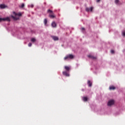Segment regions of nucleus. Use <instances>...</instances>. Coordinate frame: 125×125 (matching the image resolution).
Returning a JSON list of instances; mask_svg holds the SVG:
<instances>
[{"mask_svg": "<svg viewBox=\"0 0 125 125\" xmlns=\"http://www.w3.org/2000/svg\"><path fill=\"white\" fill-rule=\"evenodd\" d=\"M51 38L54 41H58L59 40V38L57 36H52Z\"/></svg>", "mask_w": 125, "mask_h": 125, "instance_id": "6e6552de", "label": "nucleus"}, {"mask_svg": "<svg viewBox=\"0 0 125 125\" xmlns=\"http://www.w3.org/2000/svg\"><path fill=\"white\" fill-rule=\"evenodd\" d=\"M88 57L89 58H91V59H96V57H94V56H92V55H88Z\"/></svg>", "mask_w": 125, "mask_h": 125, "instance_id": "4468645a", "label": "nucleus"}, {"mask_svg": "<svg viewBox=\"0 0 125 125\" xmlns=\"http://www.w3.org/2000/svg\"><path fill=\"white\" fill-rule=\"evenodd\" d=\"M119 0H115V3H116V4H117V3H119Z\"/></svg>", "mask_w": 125, "mask_h": 125, "instance_id": "aec40b11", "label": "nucleus"}, {"mask_svg": "<svg viewBox=\"0 0 125 125\" xmlns=\"http://www.w3.org/2000/svg\"><path fill=\"white\" fill-rule=\"evenodd\" d=\"M87 84L88 85V86L90 87L92 85V83H91V82H90V81L88 80L87 81Z\"/></svg>", "mask_w": 125, "mask_h": 125, "instance_id": "ddd939ff", "label": "nucleus"}, {"mask_svg": "<svg viewBox=\"0 0 125 125\" xmlns=\"http://www.w3.org/2000/svg\"><path fill=\"white\" fill-rule=\"evenodd\" d=\"M64 69L66 70V72H69L70 70V67L67 66H64Z\"/></svg>", "mask_w": 125, "mask_h": 125, "instance_id": "f8f14e48", "label": "nucleus"}, {"mask_svg": "<svg viewBox=\"0 0 125 125\" xmlns=\"http://www.w3.org/2000/svg\"><path fill=\"white\" fill-rule=\"evenodd\" d=\"M109 89L110 90H115V89H116V87L111 85L110 86H109Z\"/></svg>", "mask_w": 125, "mask_h": 125, "instance_id": "9d476101", "label": "nucleus"}, {"mask_svg": "<svg viewBox=\"0 0 125 125\" xmlns=\"http://www.w3.org/2000/svg\"><path fill=\"white\" fill-rule=\"evenodd\" d=\"M1 21H7L8 22H10V18H9V17L4 18H0V22H1Z\"/></svg>", "mask_w": 125, "mask_h": 125, "instance_id": "20e7f679", "label": "nucleus"}, {"mask_svg": "<svg viewBox=\"0 0 125 125\" xmlns=\"http://www.w3.org/2000/svg\"><path fill=\"white\" fill-rule=\"evenodd\" d=\"M13 14L14 15H15V16H11V17L14 20H15L16 21L19 20V17H20V16H22V14H21V13H16L15 12H13ZM17 16H19V17H17Z\"/></svg>", "mask_w": 125, "mask_h": 125, "instance_id": "f257e3e1", "label": "nucleus"}, {"mask_svg": "<svg viewBox=\"0 0 125 125\" xmlns=\"http://www.w3.org/2000/svg\"><path fill=\"white\" fill-rule=\"evenodd\" d=\"M24 6H25V5L24 4V3L21 4V8H23V7H24Z\"/></svg>", "mask_w": 125, "mask_h": 125, "instance_id": "a211bd4d", "label": "nucleus"}, {"mask_svg": "<svg viewBox=\"0 0 125 125\" xmlns=\"http://www.w3.org/2000/svg\"><path fill=\"white\" fill-rule=\"evenodd\" d=\"M85 10L87 12H88L89 11H92V10H93V7H91L90 8L86 7Z\"/></svg>", "mask_w": 125, "mask_h": 125, "instance_id": "0eeeda50", "label": "nucleus"}, {"mask_svg": "<svg viewBox=\"0 0 125 125\" xmlns=\"http://www.w3.org/2000/svg\"><path fill=\"white\" fill-rule=\"evenodd\" d=\"M114 104H115V101L113 100H110L107 103V106H111Z\"/></svg>", "mask_w": 125, "mask_h": 125, "instance_id": "39448f33", "label": "nucleus"}, {"mask_svg": "<svg viewBox=\"0 0 125 125\" xmlns=\"http://www.w3.org/2000/svg\"><path fill=\"white\" fill-rule=\"evenodd\" d=\"M51 25L53 28H56L57 24L55 21L52 22Z\"/></svg>", "mask_w": 125, "mask_h": 125, "instance_id": "9b49d317", "label": "nucleus"}, {"mask_svg": "<svg viewBox=\"0 0 125 125\" xmlns=\"http://www.w3.org/2000/svg\"><path fill=\"white\" fill-rule=\"evenodd\" d=\"M31 42H36V39L35 38H32L31 40Z\"/></svg>", "mask_w": 125, "mask_h": 125, "instance_id": "f3484780", "label": "nucleus"}, {"mask_svg": "<svg viewBox=\"0 0 125 125\" xmlns=\"http://www.w3.org/2000/svg\"><path fill=\"white\" fill-rule=\"evenodd\" d=\"M122 34H123V37H125V31H123Z\"/></svg>", "mask_w": 125, "mask_h": 125, "instance_id": "6ab92c4d", "label": "nucleus"}, {"mask_svg": "<svg viewBox=\"0 0 125 125\" xmlns=\"http://www.w3.org/2000/svg\"><path fill=\"white\" fill-rule=\"evenodd\" d=\"M97 2H99L100 1V0H96Z\"/></svg>", "mask_w": 125, "mask_h": 125, "instance_id": "b1692460", "label": "nucleus"}, {"mask_svg": "<svg viewBox=\"0 0 125 125\" xmlns=\"http://www.w3.org/2000/svg\"><path fill=\"white\" fill-rule=\"evenodd\" d=\"M68 72V71H63L62 72V75H63V76H65V77H69L70 74H69Z\"/></svg>", "mask_w": 125, "mask_h": 125, "instance_id": "423d86ee", "label": "nucleus"}, {"mask_svg": "<svg viewBox=\"0 0 125 125\" xmlns=\"http://www.w3.org/2000/svg\"><path fill=\"white\" fill-rule=\"evenodd\" d=\"M31 7L32 8L34 7V5H31Z\"/></svg>", "mask_w": 125, "mask_h": 125, "instance_id": "393cba45", "label": "nucleus"}, {"mask_svg": "<svg viewBox=\"0 0 125 125\" xmlns=\"http://www.w3.org/2000/svg\"><path fill=\"white\" fill-rule=\"evenodd\" d=\"M6 7H7V6L4 5V4H0V8L1 9H3V8H5Z\"/></svg>", "mask_w": 125, "mask_h": 125, "instance_id": "1a4fd4ad", "label": "nucleus"}, {"mask_svg": "<svg viewBox=\"0 0 125 125\" xmlns=\"http://www.w3.org/2000/svg\"><path fill=\"white\" fill-rule=\"evenodd\" d=\"M44 25H46V24H47V19H45L44 20Z\"/></svg>", "mask_w": 125, "mask_h": 125, "instance_id": "dca6fc26", "label": "nucleus"}, {"mask_svg": "<svg viewBox=\"0 0 125 125\" xmlns=\"http://www.w3.org/2000/svg\"><path fill=\"white\" fill-rule=\"evenodd\" d=\"M28 46L29 47L32 46V43H29Z\"/></svg>", "mask_w": 125, "mask_h": 125, "instance_id": "412c9836", "label": "nucleus"}, {"mask_svg": "<svg viewBox=\"0 0 125 125\" xmlns=\"http://www.w3.org/2000/svg\"><path fill=\"white\" fill-rule=\"evenodd\" d=\"M73 58H74V55L72 54H69L66 55L64 58V60H67V59H73Z\"/></svg>", "mask_w": 125, "mask_h": 125, "instance_id": "7ed1b4c3", "label": "nucleus"}, {"mask_svg": "<svg viewBox=\"0 0 125 125\" xmlns=\"http://www.w3.org/2000/svg\"><path fill=\"white\" fill-rule=\"evenodd\" d=\"M83 101H84L85 102L87 101V97H83Z\"/></svg>", "mask_w": 125, "mask_h": 125, "instance_id": "2eb2a0df", "label": "nucleus"}, {"mask_svg": "<svg viewBox=\"0 0 125 125\" xmlns=\"http://www.w3.org/2000/svg\"><path fill=\"white\" fill-rule=\"evenodd\" d=\"M47 13H49V18H51L52 19L55 18V16H54V13H53V11H52L51 10L48 9L47 10Z\"/></svg>", "mask_w": 125, "mask_h": 125, "instance_id": "f03ea898", "label": "nucleus"}, {"mask_svg": "<svg viewBox=\"0 0 125 125\" xmlns=\"http://www.w3.org/2000/svg\"><path fill=\"white\" fill-rule=\"evenodd\" d=\"M81 30H82V31H84V28L82 27V28H81Z\"/></svg>", "mask_w": 125, "mask_h": 125, "instance_id": "5701e85b", "label": "nucleus"}, {"mask_svg": "<svg viewBox=\"0 0 125 125\" xmlns=\"http://www.w3.org/2000/svg\"><path fill=\"white\" fill-rule=\"evenodd\" d=\"M111 53H112V54H114L115 53V52L113 50H111Z\"/></svg>", "mask_w": 125, "mask_h": 125, "instance_id": "4be33fe9", "label": "nucleus"}]
</instances>
